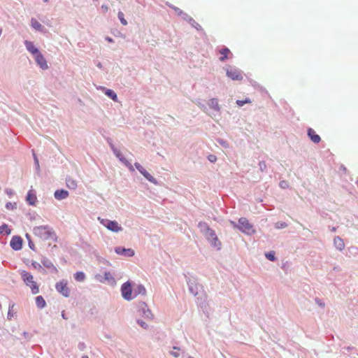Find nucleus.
Wrapping results in <instances>:
<instances>
[{
	"mask_svg": "<svg viewBox=\"0 0 358 358\" xmlns=\"http://www.w3.org/2000/svg\"><path fill=\"white\" fill-rule=\"evenodd\" d=\"M259 166L261 171H264L266 169V164L264 162H260L259 163Z\"/></svg>",
	"mask_w": 358,
	"mask_h": 358,
	"instance_id": "79ce46f5",
	"label": "nucleus"
},
{
	"mask_svg": "<svg viewBox=\"0 0 358 358\" xmlns=\"http://www.w3.org/2000/svg\"><path fill=\"white\" fill-rule=\"evenodd\" d=\"M136 322L138 325H140L143 329H148V325L147 323H145L143 320H136Z\"/></svg>",
	"mask_w": 358,
	"mask_h": 358,
	"instance_id": "f704fd0d",
	"label": "nucleus"
},
{
	"mask_svg": "<svg viewBox=\"0 0 358 358\" xmlns=\"http://www.w3.org/2000/svg\"><path fill=\"white\" fill-rule=\"evenodd\" d=\"M104 279L110 284H114L115 280L110 272H105Z\"/></svg>",
	"mask_w": 358,
	"mask_h": 358,
	"instance_id": "cd10ccee",
	"label": "nucleus"
},
{
	"mask_svg": "<svg viewBox=\"0 0 358 358\" xmlns=\"http://www.w3.org/2000/svg\"><path fill=\"white\" fill-rule=\"evenodd\" d=\"M265 256L268 260L272 262H274L276 259L275 257V252L273 251L266 252Z\"/></svg>",
	"mask_w": 358,
	"mask_h": 358,
	"instance_id": "2f4dec72",
	"label": "nucleus"
},
{
	"mask_svg": "<svg viewBox=\"0 0 358 358\" xmlns=\"http://www.w3.org/2000/svg\"><path fill=\"white\" fill-rule=\"evenodd\" d=\"M172 119H173L171 116L170 115H168L167 117L165 119V121L167 122V123H171V121H172Z\"/></svg>",
	"mask_w": 358,
	"mask_h": 358,
	"instance_id": "09e8293b",
	"label": "nucleus"
},
{
	"mask_svg": "<svg viewBox=\"0 0 358 358\" xmlns=\"http://www.w3.org/2000/svg\"><path fill=\"white\" fill-rule=\"evenodd\" d=\"M237 229H239L243 233L248 235H252L255 234L256 232V230L254 229L253 225L251 223H250L248 220L245 217H241L238 220Z\"/></svg>",
	"mask_w": 358,
	"mask_h": 358,
	"instance_id": "7ed1b4c3",
	"label": "nucleus"
},
{
	"mask_svg": "<svg viewBox=\"0 0 358 358\" xmlns=\"http://www.w3.org/2000/svg\"><path fill=\"white\" fill-rule=\"evenodd\" d=\"M57 290L61 293L65 297L69 296V289L67 287V282L64 280H62L56 284Z\"/></svg>",
	"mask_w": 358,
	"mask_h": 358,
	"instance_id": "9d476101",
	"label": "nucleus"
},
{
	"mask_svg": "<svg viewBox=\"0 0 358 358\" xmlns=\"http://www.w3.org/2000/svg\"><path fill=\"white\" fill-rule=\"evenodd\" d=\"M41 262L45 267L48 268H52L55 273H57V268L53 265L52 262L47 257H43L41 259Z\"/></svg>",
	"mask_w": 358,
	"mask_h": 358,
	"instance_id": "6ab92c4d",
	"label": "nucleus"
},
{
	"mask_svg": "<svg viewBox=\"0 0 358 358\" xmlns=\"http://www.w3.org/2000/svg\"><path fill=\"white\" fill-rule=\"evenodd\" d=\"M66 186L71 189H75L77 187V182L71 178H67L66 179Z\"/></svg>",
	"mask_w": 358,
	"mask_h": 358,
	"instance_id": "b1692460",
	"label": "nucleus"
},
{
	"mask_svg": "<svg viewBox=\"0 0 358 358\" xmlns=\"http://www.w3.org/2000/svg\"><path fill=\"white\" fill-rule=\"evenodd\" d=\"M251 103L250 99L246 98L245 100H237L236 103L239 106H243L245 103Z\"/></svg>",
	"mask_w": 358,
	"mask_h": 358,
	"instance_id": "c9c22d12",
	"label": "nucleus"
},
{
	"mask_svg": "<svg viewBox=\"0 0 358 358\" xmlns=\"http://www.w3.org/2000/svg\"><path fill=\"white\" fill-rule=\"evenodd\" d=\"M6 232L7 234H10L11 231L10 229H8V227L7 224H3L0 227V234H3V232Z\"/></svg>",
	"mask_w": 358,
	"mask_h": 358,
	"instance_id": "c756f323",
	"label": "nucleus"
},
{
	"mask_svg": "<svg viewBox=\"0 0 358 358\" xmlns=\"http://www.w3.org/2000/svg\"><path fill=\"white\" fill-rule=\"evenodd\" d=\"M208 159L210 162H215L217 161V157L215 155H210L208 157Z\"/></svg>",
	"mask_w": 358,
	"mask_h": 358,
	"instance_id": "c03bdc74",
	"label": "nucleus"
},
{
	"mask_svg": "<svg viewBox=\"0 0 358 358\" xmlns=\"http://www.w3.org/2000/svg\"><path fill=\"white\" fill-rule=\"evenodd\" d=\"M220 53L222 55L220 58V60L222 62L228 58V55L231 53V52L229 48H224L220 50Z\"/></svg>",
	"mask_w": 358,
	"mask_h": 358,
	"instance_id": "5701e85b",
	"label": "nucleus"
},
{
	"mask_svg": "<svg viewBox=\"0 0 358 358\" xmlns=\"http://www.w3.org/2000/svg\"><path fill=\"white\" fill-rule=\"evenodd\" d=\"M96 279L98 280L100 282H103L102 280L101 279V276L100 275H96L95 276Z\"/></svg>",
	"mask_w": 358,
	"mask_h": 358,
	"instance_id": "603ef678",
	"label": "nucleus"
},
{
	"mask_svg": "<svg viewBox=\"0 0 358 358\" xmlns=\"http://www.w3.org/2000/svg\"><path fill=\"white\" fill-rule=\"evenodd\" d=\"M36 303L39 308H43L45 306V301L41 296H38L36 298Z\"/></svg>",
	"mask_w": 358,
	"mask_h": 358,
	"instance_id": "a878e982",
	"label": "nucleus"
},
{
	"mask_svg": "<svg viewBox=\"0 0 358 358\" xmlns=\"http://www.w3.org/2000/svg\"><path fill=\"white\" fill-rule=\"evenodd\" d=\"M82 358H89V357H88L87 356H86V355H85V356H83V357H82Z\"/></svg>",
	"mask_w": 358,
	"mask_h": 358,
	"instance_id": "bf43d9fd",
	"label": "nucleus"
},
{
	"mask_svg": "<svg viewBox=\"0 0 358 358\" xmlns=\"http://www.w3.org/2000/svg\"><path fill=\"white\" fill-rule=\"evenodd\" d=\"M134 166L140 173L144 169V168L138 162H136L134 164Z\"/></svg>",
	"mask_w": 358,
	"mask_h": 358,
	"instance_id": "a18cd8bd",
	"label": "nucleus"
},
{
	"mask_svg": "<svg viewBox=\"0 0 358 358\" xmlns=\"http://www.w3.org/2000/svg\"><path fill=\"white\" fill-rule=\"evenodd\" d=\"M115 252L117 255H123L125 257H133L135 254L134 250L131 248H124L122 247H116L115 248Z\"/></svg>",
	"mask_w": 358,
	"mask_h": 358,
	"instance_id": "9b49d317",
	"label": "nucleus"
},
{
	"mask_svg": "<svg viewBox=\"0 0 358 358\" xmlns=\"http://www.w3.org/2000/svg\"><path fill=\"white\" fill-rule=\"evenodd\" d=\"M105 94L111 98L113 100L116 101L117 100V94L111 90H106Z\"/></svg>",
	"mask_w": 358,
	"mask_h": 358,
	"instance_id": "c85d7f7f",
	"label": "nucleus"
},
{
	"mask_svg": "<svg viewBox=\"0 0 358 358\" xmlns=\"http://www.w3.org/2000/svg\"><path fill=\"white\" fill-rule=\"evenodd\" d=\"M16 206H17L16 203H11V202H8L6 205V208L8 210H13V209L16 208Z\"/></svg>",
	"mask_w": 358,
	"mask_h": 358,
	"instance_id": "e433bc0d",
	"label": "nucleus"
},
{
	"mask_svg": "<svg viewBox=\"0 0 358 358\" xmlns=\"http://www.w3.org/2000/svg\"><path fill=\"white\" fill-rule=\"evenodd\" d=\"M31 26L37 31L42 30V25L39 22H38L36 19L31 18Z\"/></svg>",
	"mask_w": 358,
	"mask_h": 358,
	"instance_id": "393cba45",
	"label": "nucleus"
},
{
	"mask_svg": "<svg viewBox=\"0 0 358 358\" xmlns=\"http://www.w3.org/2000/svg\"><path fill=\"white\" fill-rule=\"evenodd\" d=\"M13 307H14V304L9 306V310H8V320H10L11 317H13L12 308Z\"/></svg>",
	"mask_w": 358,
	"mask_h": 358,
	"instance_id": "37998d69",
	"label": "nucleus"
},
{
	"mask_svg": "<svg viewBox=\"0 0 358 358\" xmlns=\"http://www.w3.org/2000/svg\"><path fill=\"white\" fill-rule=\"evenodd\" d=\"M357 183H358V181H357Z\"/></svg>",
	"mask_w": 358,
	"mask_h": 358,
	"instance_id": "0e129e2a",
	"label": "nucleus"
},
{
	"mask_svg": "<svg viewBox=\"0 0 358 358\" xmlns=\"http://www.w3.org/2000/svg\"><path fill=\"white\" fill-rule=\"evenodd\" d=\"M287 227V223L285 222H278L275 224V227L278 229H284Z\"/></svg>",
	"mask_w": 358,
	"mask_h": 358,
	"instance_id": "72a5a7b5",
	"label": "nucleus"
},
{
	"mask_svg": "<svg viewBox=\"0 0 358 358\" xmlns=\"http://www.w3.org/2000/svg\"><path fill=\"white\" fill-rule=\"evenodd\" d=\"M29 247L31 250H35V245H34V243L31 241V240H29Z\"/></svg>",
	"mask_w": 358,
	"mask_h": 358,
	"instance_id": "de8ad7c7",
	"label": "nucleus"
},
{
	"mask_svg": "<svg viewBox=\"0 0 358 358\" xmlns=\"http://www.w3.org/2000/svg\"><path fill=\"white\" fill-rule=\"evenodd\" d=\"M217 142H218V143H220L222 147H224V148H229V144H228V143H227L226 141H224V140H223V139H220V138H219V139H217Z\"/></svg>",
	"mask_w": 358,
	"mask_h": 358,
	"instance_id": "58836bf2",
	"label": "nucleus"
},
{
	"mask_svg": "<svg viewBox=\"0 0 358 358\" xmlns=\"http://www.w3.org/2000/svg\"><path fill=\"white\" fill-rule=\"evenodd\" d=\"M315 302H316V303H317L319 306H320V307H322V308H324V306H325L324 303L323 301H321L320 299H315Z\"/></svg>",
	"mask_w": 358,
	"mask_h": 358,
	"instance_id": "49530a36",
	"label": "nucleus"
},
{
	"mask_svg": "<svg viewBox=\"0 0 358 358\" xmlns=\"http://www.w3.org/2000/svg\"><path fill=\"white\" fill-rule=\"evenodd\" d=\"M198 227L202 233L208 241L210 243L211 246L216 248L217 250H220L222 243L218 239L217 236L215 234V231L210 228L208 224L204 222H200L198 224Z\"/></svg>",
	"mask_w": 358,
	"mask_h": 358,
	"instance_id": "f257e3e1",
	"label": "nucleus"
},
{
	"mask_svg": "<svg viewBox=\"0 0 358 358\" xmlns=\"http://www.w3.org/2000/svg\"><path fill=\"white\" fill-rule=\"evenodd\" d=\"M101 8L104 12H107L108 10V7L106 5H102Z\"/></svg>",
	"mask_w": 358,
	"mask_h": 358,
	"instance_id": "3c124183",
	"label": "nucleus"
},
{
	"mask_svg": "<svg viewBox=\"0 0 358 358\" xmlns=\"http://www.w3.org/2000/svg\"><path fill=\"white\" fill-rule=\"evenodd\" d=\"M24 45L27 49V50L31 53L34 56L37 55L38 52V50L34 46V43L31 41H26L24 42Z\"/></svg>",
	"mask_w": 358,
	"mask_h": 358,
	"instance_id": "f3484780",
	"label": "nucleus"
},
{
	"mask_svg": "<svg viewBox=\"0 0 358 358\" xmlns=\"http://www.w3.org/2000/svg\"><path fill=\"white\" fill-rule=\"evenodd\" d=\"M21 277L24 283L31 287L33 294H36L39 292V288L36 282L34 280V277L29 273L22 271L21 272Z\"/></svg>",
	"mask_w": 358,
	"mask_h": 358,
	"instance_id": "20e7f679",
	"label": "nucleus"
},
{
	"mask_svg": "<svg viewBox=\"0 0 358 358\" xmlns=\"http://www.w3.org/2000/svg\"><path fill=\"white\" fill-rule=\"evenodd\" d=\"M98 220L100 221L101 224H103L108 230L113 232L117 233L122 231V227L120 226L116 221H112L108 219H102L101 217H98Z\"/></svg>",
	"mask_w": 358,
	"mask_h": 358,
	"instance_id": "39448f33",
	"label": "nucleus"
},
{
	"mask_svg": "<svg viewBox=\"0 0 358 358\" xmlns=\"http://www.w3.org/2000/svg\"><path fill=\"white\" fill-rule=\"evenodd\" d=\"M33 232H34V235L38 236L39 238H41L43 240L53 238L55 236L54 231L48 225L35 227L33 229Z\"/></svg>",
	"mask_w": 358,
	"mask_h": 358,
	"instance_id": "f03ea898",
	"label": "nucleus"
},
{
	"mask_svg": "<svg viewBox=\"0 0 358 358\" xmlns=\"http://www.w3.org/2000/svg\"><path fill=\"white\" fill-rule=\"evenodd\" d=\"M334 245L336 249L342 251L345 248V243L343 240L339 236H336L334 238Z\"/></svg>",
	"mask_w": 358,
	"mask_h": 358,
	"instance_id": "a211bd4d",
	"label": "nucleus"
},
{
	"mask_svg": "<svg viewBox=\"0 0 358 358\" xmlns=\"http://www.w3.org/2000/svg\"><path fill=\"white\" fill-rule=\"evenodd\" d=\"M27 201L29 203V204L31 206H34L36 201V195L32 192V191H29L26 197Z\"/></svg>",
	"mask_w": 358,
	"mask_h": 358,
	"instance_id": "412c9836",
	"label": "nucleus"
},
{
	"mask_svg": "<svg viewBox=\"0 0 358 358\" xmlns=\"http://www.w3.org/2000/svg\"><path fill=\"white\" fill-rule=\"evenodd\" d=\"M33 155H34V164H35V166H36V169L37 171H39L40 170V165H39V162H38V159L36 157V155H35V153L34 152L33 153Z\"/></svg>",
	"mask_w": 358,
	"mask_h": 358,
	"instance_id": "4c0bfd02",
	"label": "nucleus"
},
{
	"mask_svg": "<svg viewBox=\"0 0 358 358\" xmlns=\"http://www.w3.org/2000/svg\"><path fill=\"white\" fill-rule=\"evenodd\" d=\"M32 266H34V268H36V269H38V270H42V271H44V269H43V268H42L41 265L39 263L36 262H34L32 263Z\"/></svg>",
	"mask_w": 358,
	"mask_h": 358,
	"instance_id": "ea45409f",
	"label": "nucleus"
},
{
	"mask_svg": "<svg viewBox=\"0 0 358 358\" xmlns=\"http://www.w3.org/2000/svg\"><path fill=\"white\" fill-rule=\"evenodd\" d=\"M230 224L234 227V228H236L237 229V225L238 224H236L235 222L234 221H230Z\"/></svg>",
	"mask_w": 358,
	"mask_h": 358,
	"instance_id": "8fccbe9b",
	"label": "nucleus"
},
{
	"mask_svg": "<svg viewBox=\"0 0 358 358\" xmlns=\"http://www.w3.org/2000/svg\"><path fill=\"white\" fill-rule=\"evenodd\" d=\"M62 317H63L64 319H66V318L65 317V315H64V313H62Z\"/></svg>",
	"mask_w": 358,
	"mask_h": 358,
	"instance_id": "6e6d98bb",
	"label": "nucleus"
},
{
	"mask_svg": "<svg viewBox=\"0 0 358 358\" xmlns=\"http://www.w3.org/2000/svg\"><path fill=\"white\" fill-rule=\"evenodd\" d=\"M44 1L47 2L48 0H43Z\"/></svg>",
	"mask_w": 358,
	"mask_h": 358,
	"instance_id": "e2e57ef3",
	"label": "nucleus"
},
{
	"mask_svg": "<svg viewBox=\"0 0 358 358\" xmlns=\"http://www.w3.org/2000/svg\"><path fill=\"white\" fill-rule=\"evenodd\" d=\"M10 246L15 250H19L22 246V239L20 236H13L10 241Z\"/></svg>",
	"mask_w": 358,
	"mask_h": 358,
	"instance_id": "ddd939ff",
	"label": "nucleus"
},
{
	"mask_svg": "<svg viewBox=\"0 0 358 358\" xmlns=\"http://www.w3.org/2000/svg\"><path fill=\"white\" fill-rule=\"evenodd\" d=\"M108 41L109 42H112V39H111V38H108Z\"/></svg>",
	"mask_w": 358,
	"mask_h": 358,
	"instance_id": "13d9d810",
	"label": "nucleus"
},
{
	"mask_svg": "<svg viewBox=\"0 0 358 358\" xmlns=\"http://www.w3.org/2000/svg\"><path fill=\"white\" fill-rule=\"evenodd\" d=\"M289 185H288V182L286 181V180H282L280 182V187L282 189H285L287 187H288Z\"/></svg>",
	"mask_w": 358,
	"mask_h": 358,
	"instance_id": "a19ab883",
	"label": "nucleus"
},
{
	"mask_svg": "<svg viewBox=\"0 0 358 358\" xmlns=\"http://www.w3.org/2000/svg\"><path fill=\"white\" fill-rule=\"evenodd\" d=\"M308 136L310 138V140L315 143H318L321 141L320 136L317 135L315 130L312 128H309L308 129Z\"/></svg>",
	"mask_w": 358,
	"mask_h": 358,
	"instance_id": "4468645a",
	"label": "nucleus"
},
{
	"mask_svg": "<svg viewBox=\"0 0 358 358\" xmlns=\"http://www.w3.org/2000/svg\"><path fill=\"white\" fill-rule=\"evenodd\" d=\"M118 18L123 25L127 24V21L124 18V13L122 11H119L117 14Z\"/></svg>",
	"mask_w": 358,
	"mask_h": 358,
	"instance_id": "7c9ffc66",
	"label": "nucleus"
},
{
	"mask_svg": "<svg viewBox=\"0 0 358 358\" xmlns=\"http://www.w3.org/2000/svg\"><path fill=\"white\" fill-rule=\"evenodd\" d=\"M6 193H7L8 194H10H10H12V190H11V189H7V190H6Z\"/></svg>",
	"mask_w": 358,
	"mask_h": 358,
	"instance_id": "5fc2aeb1",
	"label": "nucleus"
},
{
	"mask_svg": "<svg viewBox=\"0 0 358 358\" xmlns=\"http://www.w3.org/2000/svg\"><path fill=\"white\" fill-rule=\"evenodd\" d=\"M188 288L190 293L196 296L198 294V286L194 280H189L187 281Z\"/></svg>",
	"mask_w": 358,
	"mask_h": 358,
	"instance_id": "dca6fc26",
	"label": "nucleus"
},
{
	"mask_svg": "<svg viewBox=\"0 0 358 358\" xmlns=\"http://www.w3.org/2000/svg\"><path fill=\"white\" fill-rule=\"evenodd\" d=\"M227 76L233 80H242L243 72L235 67H229L227 69Z\"/></svg>",
	"mask_w": 358,
	"mask_h": 358,
	"instance_id": "6e6552de",
	"label": "nucleus"
},
{
	"mask_svg": "<svg viewBox=\"0 0 358 358\" xmlns=\"http://www.w3.org/2000/svg\"><path fill=\"white\" fill-rule=\"evenodd\" d=\"M133 289L130 282H124L121 287V294L122 297L127 301L132 300L134 296L132 295Z\"/></svg>",
	"mask_w": 358,
	"mask_h": 358,
	"instance_id": "423d86ee",
	"label": "nucleus"
},
{
	"mask_svg": "<svg viewBox=\"0 0 358 358\" xmlns=\"http://www.w3.org/2000/svg\"><path fill=\"white\" fill-rule=\"evenodd\" d=\"M187 358H194V357H193L192 356H188Z\"/></svg>",
	"mask_w": 358,
	"mask_h": 358,
	"instance_id": "052dcab7",
	"label": "nucleus"
},
{
	"mask_svg": "<svg viewBox=\"0 0 358 358\" xmlns=\"http://www.w3.org/2000/svg\"><path fill=\"white\" fill-rule=\"evenodd\" d=\"M173 351L170 352V354L174 357L178 358L180 356V354L178 352V350H180V348L174 346L173 348Z\"/></svg>",
	"mask_w": 358,
	"mask_h": 358,
	"instance_id": "473e14b6",
	"label": "nucleus"
},
{
	"mask_svg": "<svg viewBox=\"0 0 358 358\" xmlns=\"http://www.w3.org/2000/svg\"><path fill=\"white\" fill-rule=\"evenodd\" d=\"M141 173L150 182L157 185V180L150 174L145 169L141 172Z\"/></svg>",
	"mask_w": 358,
	"mask_h": 358,
	"instance_id": "aec40b11",
	"label": "nucleus"
},
{
	"mask_svg": "<svg viewBox=\"0 0 358 358\" xmlns=\"http://www.w3.org/2000/svg\"><path fill=\"white\" fill-rule=\"evenodd\" d=\"M26 238L28 240V241H29V240H31V236L28 234H26Z\"/></svg>",
	"mask_w": 358,
	"mask_h": 358,
	"instance_id": "864d4df0",
	"label": "nucleus"
},
{
	"mask_svg": "<svg viewBox=\"0 0 358 358\" xmlns=\"http://www.w3.org/2000/svg\"><path fill=\"white\" fill-rule=\"evenodd\" d=\"M75 279L78 282H83L85 279V275L83 272H77L74 275Z\"/></svg>",
	"mask_w": 358,
	"mask_h": 358,
	"instance_id": "bb28decb",
	"label": "nucleus"
},
{
	"mask_svg": "<svg viewBox=\"0 0 358 358\" xmlns=\"http://www.w3.org/2000/svg\"><path fill=\"white\" fill-rule=\"evenodd\" d=\"M54 196L57 200H63L69 196V192L64 189H57L55 192Z\"/></svg>",
	"mask_w": 358,
	"mask_h": 358,
	"instance_id": "2eb2a0df",
	"label": "nucleus"
},
{
	"mask_svg": "<svg viewBox=\"0 0 358 358\" xmlns=\"http://www.w3.org/2000/svg\"><path fill=\"white\" fill-rule=\"evenodd\" d=\"M343 168V170L345 171L346 169L345 167H342Z\"/></svg>",
	"mask_w": 358,
	"mask_h": 358,
	"instance_id": "680f3d73",
	"label": "nucleus"
},
{
	"mask_svg": "<svg viewBox=\"0 0 358 358\" xmlns=\"http://www.w3.org/2000/svg\"><path fill=\"white\" fill-rule=\"evenodd\" d=\"M110 145L114 155L119 159V160L123 163L130 171H134V166L125 157H124L120 150L116 148L112 143H110Z\"/></svg>",
	"mask_w": 358,
	"mask_h": 358,
	"instance_id": "0eeeda50",
	"label": "nucleus"
},
{
	"mask_svg": "<svg viewBox=\"0 0 358 358\" xmlns=\"http://www.w3.org/2000/svg\"><path fill=\"white\" fill-rule=\"evenodd\" d=\"M138 308L139 312L141 313V315L144 317L146 319L148 320H152L154 317V315L150 310V309L148 308L147 303L143 301H141L138 303Z\"/></svg>",
	"mask_w": 358,
	"mask_h": 358,
	"instance_id": "1a4fd4ad",
	"label": "nucleus"
},
{
	"mask_svg": "<svg viewBox=\"0 0 358 358\" xmlns=\"http://www.w3.org/2000/svg\"><path fill=\"white\" fill-rule=\"evenodd\" d=\"M332 231H336V228L335 227H333L332 229H331Z\"/></svg>",
	"mask_w": 358,
	"mask_h": 358,
	"instance_id": "4d7b16f0",
	"label": "nucleus"
},
{
	"mask_svg": "<svg viewBox=\"0 0 358 358\" xmlns=\"http://www.w3.org/2000/svg\"><path fill=\"white\" fill-rule=\"evenodd\" d=\"M34 57L36 63L42 69L45 70L48 68L46 59L41 52L36 55Z\"/></svg>",
	"mask_w": 358,
	"mask_h": 358,
	"instance_id": "f8f14e48",
	"label": "nucleus"
},
{
	"mask_svg": "<svg viewBox=\"0 0 358 358\" xmlns=\"http://www.w3.org/2000/svg\"><path fill=\"white\" fill-rule=\"evenodd\" d=\"M146 293H147V292H146L145 287L142 285H138L134 290V296L135 297L138 294L145 296Z\"/></svg>",
	"mask_w": 358,
	"mask_h": 358,
	"instance_id": "4be33fe9",
	"label": "nucleus"
}]
</instances>
